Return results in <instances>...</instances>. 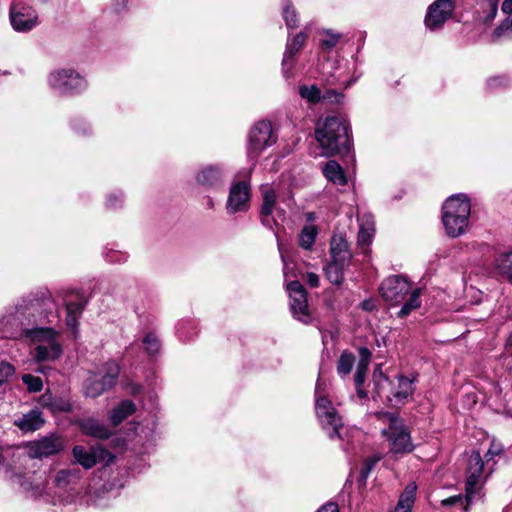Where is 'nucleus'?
Returning a JSON list of instances; mask_svg holds the SVG:
<instances>
[{
    "label": "nucleus",
    "instance_id": "nucleus-1",
    "mask_svg": "<svg viewBox=\"0 0 512 512\" xmlns=\"http://www.w3.org/2000/svg\"><path fill=\"white\" fill-rule=\"evenodd\" d=\"M315 138L325 157H346L354 146L350 123L341 115H328L319 121Z\"/></svg>",
    "mask_w": 512,
    "mask_h": 512
},
{
    "label": "nucleus",
    "instance_id": "nucleus-2",
    "mask_svg": "<svg viewBox=\"0 0 512 512\" xmlns=\"http://www.w3.org/2000/svg\"><path fill=\"white\" fill-rule=\"evenodd\" d=\"M471 204L465 194L450 196L442 205V223L452 238L464 234L468 227Z\"/></svg>",
    "mask_w": 512,
    "mask_h": 512
},
{
    "label": "nucleus",
    "instance_id": "nucleus-3",
    "mask_svg": "<svg viewBox=\"0 0 512 512\" xmlns=\"http://www.w3.org/2000/svg\"><path fill=\"white\" fill-rule=\"evenodd\" d=\"M278 135L274 131L269 120H260L250 129L248 134L247 155L252 160H257L261 153L268 147L274 145Z\"/></svg>",
    "mask_w": 512,
    "mask_h": 512
},
{
    "label": "nucleus",
    "instance_id": "nucleus-4",
    "mask_svg": "<svg viewBox=\"0 0 512 512\" xmlns=\"http://www.w3.org/2000/svg\"><path fill=\"white\" fill-rule=\"evenodd\" d=\"M120 375V366L115 362L104 365V374L98 378L96 374L89 376L84 383V393L87 397L96 398L115 387Z\"/></svg>",
    "mask_w": 512,
    "mask_h": 512
},
{
    "label": "nucleus",
    "instance_id": "nucleus-5",
    "mask_svg": "<svg viewBox=\"0 0 512 512\" xmlns=\"http://www.w3.org/2000/svg\"><path fill=\"white\" fill-rule=\"evenodd\" d=\"M51 87L62 95H77L87 88L86 79L74 69H61L49 76Z\"/></svg>",
    "mask_w": 512,
    "mask_h": 512
},
{
    "label": "nucleus",
    "instance_id": "nucleus-6",
    "mask_svg": "<svg viewBox=\"0 0 512 512\" xmlns=\"http://www.w3.org/2000/svg\"><path fill=\"white\" fill-rule=\"evenodd\" d=\"M286 290L290 297V310L295 319L308 325L312 322L308 305V292L298 280L289 281Z\"/></svg>",
    "mask_w": 512,
    "mask_h": 512
},
{
    "label": "nucleus",
    "instance_id": "nucleus-7",
    "mask_svg": "<svg viewBox=\"0 0 512 512\" xmlns=\"http://www.w3.org/2000/svg\"><path fill=\"white\" fill-rule=\"evenodd\" d=\"M484 463L481 454L473 451L467 460L465 501L466 505H472L481 498V486L479 480L483 472Z\"/></svg>",
    "mask_w": 512,
    "mask_h": 512
},
{
    "label": "nucleus",
    "instance_id": "nucleus-8",
    "mask_svg": "<svg viewBox=\"0 0 512 512\" xmlns=\"http://www.w3.org/2000/svg\"><path fill=\"white\" fill-rule=\"evenodd\" d=\"M456 7L455 0H435L428 8L424 24L430 31L442 29L444 24L453 17Z\"/></svg>",
    "mask_w": 512,
    "mask_h": 512
},
{
    "label": "nucleus",
    "instance_id": "nucleus-9",
    "mask_svg": "<svg viewBox=\"0 0 512 512\" xmlns=\"http://www.w3.org/2000/svg\"><path fill=\"white\" fill-rule=\"evenodd\" d=\"M410 283L401 275H393L382 281L379 286V294L390 305L402 303L411 293Z\"/></svg>",
    "mask_w": 512,
    "mask_h": 512
},
{
    "label": "nucleus",
    "instance_id": "nucleus-10",
    "mask_svg": "<svg viewBox=\"0 0 512 512\" xmlns=\"http://www.w3.org/2000/svg\"><path fill=\"white\" fill-rule=\"evenodd\" d=\"M390 423L387 429L382 430V434L387 438L391 451L394 453L411 452L413 445L410 434L403 425L401 418H389Z\"/></svg>",
    "mask_w": 512,
    "mask_h": 512
},
{
    "label": "nucleus",
    "instance_id": "nucleus-11",
    "mask_svg": "<svg viewBox=\"0 0 512 512\" xmlns=\"http://www.w3.org/2000/svg\"><path fill=\"white\" fill-rule=\"evenodd\" d=\"M28 457L43 459L59 454L65 448L64 439L56 434L42 437L26 444Z\"/></svg>",
    "mask_w": 512,
    "mask_h": 512
},
{
    "label": "nucleus",
    "instance_id": "nucleus-12",
    "mask_svg": "<svg viewBox=\"0 0 512 512\" xmlns=\"http://www.w3.org/2000/svg\"><path fill=\"white\" fill-rule=\"evenodd\" d=\"M123 418H79L78 425L81 431L88 436L107 439L115 428L121 424Z\"/></svg>",
    "mask_w": 512,
    "mask_h": 512
},
{
    "label": "nucleus",
    "instance_id": "nucleus-13",
    "mask_svg": "<svg viewBox=\"0 0 512 512\" xmlns=\"http://www.w3.org/2000/svg\"><path fill=\"white\" fill-rule=\"evenodd\" d=\"M9 14L11 25L18 32L30 31L37 24L38 15L31 6L12 4Z\"/></svg>",
    "mask_w": 512,
    "mask_h": 512
},
{
    "label": "nucleus",
    "instance_id": "nucleus-14",
    "mask_svg": "<svg viewBox=\"0 0 512 512\" xmlns=\"http://www.w3.org/2000/svg\"><path fill=\"white\" fill-rule=\"evenodd\" d=\"M250 198V187L246 182L240 181L233 184L227 200V211L230 214L248 211Z\"/></svg>",
    "mask_w": 512,
    "mask_h": 512
},
{
    "label": "nucleus",
    "instance_id": "nucleus-15",
    "mask_svg": "<svg viewBox=\"0 0 512 512\" xmlns=\"http://www.w3.org/2000/svg\"><path fill=\"white\" fill-rule=\"evenodd\" d=\"M307 39L308 34L301 31L294 35L291 39L289 38L287 40L286 50L282 60V67L285 74L293 69L297 60V55L303 49Z\"/></svg>",
    "mask_w": 512,
    "mask_h": 512
},
{
    "label": "nucleus",
    "instance_id": "nucleus-16",
    "mask_svg": "<svg viewBox=\"0 0 512 512\" xmlns=\"http://www.w3.org/2000/svg\"><path fill=\"white\" fill-rule=\"evenodd\" d=\"M262 205L259 211V219L261 224L274 231L278 227L277 220L273 217V211L276 207L277 196L273 189H266L262 193Z\"/></svg>",
    "mask_w": 512,
    "mask_h": 512
},
{
    "label": "nucleus",
    "instance_id": "nucleus-17",
    "mask_svg": "<svg viewBox=\"0 0 512 512\" xmlns=\"http://www.w3.org/2000/svg\"><path fill=\"white\" fill-rule=\"evenodd\" d=\"M54 307V301L50 292L48 291H39L34 295V298L30 301V307L28 310L34 309L38 312L37 314V322L39 324H44L48 317V314L51 313Z\"/></svg>",
    "mask_w": 512,
    "mask_h": 512
},
{
    "label": "nucleus",
    "instance_id": "nucleus-18",
    "mask_svg": "<svg viewBox=\"0 0 512 512\" xmlns=\"http://www.w3.org/2000/svg\"><path fill=\"white\" fill-rule=\"evenodd\" d=\"M223 171L217 165H208L197 174V182L208 188H217L223 184Z\"/></svg>",
    "mask_w": 512,
    "mask_h": 512
},
{
    "label": "nucleus",
    "instance_id": "nucleus-19",
    "mask_svg": "<svg viewBox=\"0 0 512 512\" xmlns=\"http://www.w3.org/2000/svg\"><path fill=\"white\" fill-rule=\"evenodd\" d=\"M40 404L53 414L60 412L68 413L72 411V404L68 398L53 395L49 391L40 397Z\"/></svg>",
    "mask_w": 512,
    "mask_h": 512
},
{
    "label": "nucleus",
    "instance_id": "nucleus-20",
    "mask_svg": "<svg viewBox=\"0 0 512 512\" xmlns=\"http://www.w3.org/2000/svg\"><path fill=\"white\" fill-rule=\"evenodd\" d=\"M63 353L60 343L52 341L50 343L39 344L34 348V359L36 362L54 361Z\"/></svg>",
    "mask_w": 512,
    "mask_h": 512
},
{
    "label": "nucleus",
    "instance_id": "nucleus-21",
    "mask_svg": "<svg viewBox=\"0 0 512 512\" xmlns=\"http://www.w3.org/2000/svg\"><path fill=\"white\" fill-rule=\"evenodd\" d=\"M322 173L335 185L345 186L348 183L344 169L336 160H328L322 168Z\"/></svg>",
    "mask_w": 512,
    "mask_h": 512
},
{
    "label": "nucleus",
    "instance_id": "nucleus-22",
    "mask_svg": "<svg viewBox=\"0 0 512 512\" xmlns=\"http://www.w3.org/2000/svg\"><path fill=\"white\" fill-rule=\"evenodd\" d=\"M22 336L29 338L33 342H47L56 341V332L50 327H33L25 328L22 330Z\"/></svg>",
    "mask_w": 512,
    "mask_h": 512
},
{
    "label": "nucleus",
    "instance_id": "nucleus-23",
    "mask_svg": "<svg viewBox=\"0 0 512 512\" xmlns=\"http://www.w3.org/2000/svg\"><path fill=\"white\" fill-rule=\"evenodd\" d=\"M87 305V299L79 292L70 291L66 295V312L80 316Z\"/></svg>",
    "mask_w": 512,
    "mask_h": 512
},
{
    "label": "nucleus",
    "instance_id": "nucleus-24",
    "mask_svg": "<svg viewBox=\"0 0 512 512\" xmlns=\"http://www.w3.org/2000/svg\"><path fill=\"white\" fill-rule=\"evenodd\" d=\"M416 490L417 486L415 483L408 484L400 495L394 512H411L412 506L415 502Z\"/></svg>",
    "mask_w": 512,
    "mask_h": 512
},
{
    "label": "nucleus",
    "instance_id": "nucleus-25",
    "mask_svg": "<svg viewBox=\"0 0 512 512\" xmlns=\"http://www.w3.org/2000/svg\"><path fill=\"white\" fill-rule=\"evenodd\" d=\"M495 267L497 272L512 285V250L497 255Z\"/></svg>",
    "mask_w": 512,
    "mask_h": 512
},
{
    "label": "nucleus",
    "instance_id": "nucleus-26",
    "mask_svg": "<svg viewBox=\"0 0 512 512\" xmlns=\"http://www.w3.org/2000/svg\"><path fill=\"white\" fill-rule=\"evenodd\" d=\"M421 288H416L409 293L408 299L403 303L401 309L397 312L396 316L404 319L411 314L412 311L421 307Z\"/></svg>",
    "mask_w": 512,
    "mask_h": 512
},
{
    "label": "nucleus",
    "instance_id": "nucleus-27",
    "mask_svg": "<svg viewBox=\"0 0 512 512\" xmlns=\"http://www.w3.org/2000/svg\"><path fill=\"white\" fill-rule=\"evenodd\" d=\"M72 454L75 461L85 469H90L96 464L94 447L87 450L81 445H76L73 447Z\"/></svg>",
    "mask_w": 512,
    "mask_h": 512
},
{
    "label": "nucleus",
    "instance_id": "nucleus-28",
    "mask_svg": "<svg viewBox=\"0 0 512 512\" xmlns=\"http://www.w3.org/2000/svg\"><path fill=\"white\" fill-rule=\"evenodd\" d=\"M355 360H356L355 355L352 352H350L349 350L342 351L339 359L337 360V365H336L337 374L341 378L348 376L352 372V369L355 364Z\"/></svg>",
    "mask_w": 512,
    "mask_h": 512
},
{
    "label": "nucleus",
    "instance_id": "nucleus-29",
    "mask_svg": "<svg viewBox=\"0 0 512 512\" xmlns=\"http://www.w3.org/2000/svg\"><path fill=\"white\" fill-rule=\"evenodd\" d=\"M321 425L329 438L344 437L342 418H322Z\"/></svg>",
    "mask_w": 512,
    "mask_h": 512
},
{
    "label": "nucleus",
    "instance_id": "nucleus-30",
    "mask_svg": "<svg viewBox=\"0 0 512 512\" xmlns=\"http://www.w3.org/2000/svg\"><path fill=\"white\" fill-rule=\"evenodd\" d=\"M397 379L398 387L396 391L393 392V397L397 402H403L413 394V380L404 375H399Z\"/></svg>",
    "mask_w": 512,
    "mask_h": 512
},
{
    "label": "nucleus",
    "instance_id": "nucleus-31",
    "mask_svg": "<svg viewBox=\"0 0 512 512\" xmlns=\"http://www.w3.org/2000/svg\"><path fill=\"white\" fill-rule=\"evenodd\" d=\"M282 17L288 29H295L299 26V13L292 0H283Z\"/></svg>",
    "mask_w": 512,
    "mask_h": 512
},
{
    "label": "nucleus",
    "instance_id": "nucleus-32",
    "mask_svg": "<svg viewBox=\"0 0 512 512\" xmlns=\"http://www.w3.org/2000/svg\"><path fill=\"white\" fill-rule=\"evenodd\" d=\"M315 411L316 416H338V411L333 406L332 401L324 395L316 397Z\"/></svg>",
    "mask_w": 512,
    "mask_h": 512
},
{
    "label": "nucleus",
    "instance_id": "nucleus-33",
    "mask_svg": "<svg viewBox=\"0 0 512 512\" xmlns=\"http://www.w3.org/2000/svg\"><path fill=\"white\" fill-rule=\"evenodd\" d=\"M318 229L314 225H305L299 234V246L305 250H310L315 242Z\"/></svg>",
    "mask_w": 512,
    "mask_h": 512
},
{
    "label": "nucleus",
    "instance_id": "nucleus-34",
    "mask_svg": "<svg viewBox=\"0 0 512 512\" xmlns=\"http://www.w3.org/2000/svg\"><path fill=\"white\" fill-rule=\"evenodd\" d=\"M44 422L43 418H19L15 420L14 425L22 432L30 433L40 429Z\"/></svg>",
    "mask_w": 512,
    "mask_h": 512
},
{
    "label": "nucleus",
    "instance_id": "nucleus-35",
    "mask_svg": "<svg viewBox=\"0 0 512 512\" xmlns=\"http://www.w3.org/2000/svg\"><path fill=\"white\" fill-rule=\"evenodd\" d=\"M18 450L14 446H0V465L11 468L13 464H16L19 458Z\"/></svg>",
    "mask_w": 512,
    "mask_h": 512
},
{
    "label": "nucleus",
    "instance_id": "nucleus-36",
    "mask_svg": "<svg viewBox=\"0 0 512 512\" xmlns=\"http://www.w3.org/2000/svg\"><path fill=\"white\" fill-rule=\"evenodd\" d=\"M325 276L334 285L340 286L344 281V268L328 263L324 268Z\"/></svg>",
    "mask_w": 512,
    "mask_h": 512
},
{
    "label": "nucleus",
    "instance_id": "nucleus-37",
    "mask_svg": "<svg viewBox=\"0 0 512 512\" xmlns=\"http://www.w3.org/2000/svg\"><path fill=\"white\" fill-rule=\"evenodd\" d=\"M79 470L77 469H64L57 472L55 476V483L58 487L64 488L69 483L79 479Z\"/></svg>",
    "mask_w": 512,
    "mask_h": 512
},
{
    "label": "nucleus",
    "instance_id": "nucleus-38",
    "mask_svg": "<svg viewBox=\"0 0 512 512\" xmlns=\"http://www.w3.org/2000/svg\"><path fill=\"white\" fill-rule=\"evenodd\" d=\"M299 94L311 104H317L322 98L321 90L316 86L302 85L299 87Z\"/></svg>",
    "mask_w": 512,
    "mask_h": 512
},
{
    "label": "nucleus",
    "instance_id": "nucleus-39",
    "mask_svg": "<svg viewBox=\"0 0 512 512\" xmlns=\"http://www.w3.org/2000/svg\"><path fill=\"white\" fill-rule=\"evenodd\" d=\"M136 412V404L132 400L120 401L111 411L109 416H131Z\"/></svg>",
    "mask_w": 512,
    "mask_h": 512
},
{
    "label": "nucleus",
    "instance_id": "nucleus-40",
    "mask_svg": "<svg viewBox=\"0 0 512 512\" xmlns=\"http://www.w3.org/2000/svg\"><path fill=\"white\" fill-rule=\"evenodd\" d=\"M143 344L149 356L157 355L161 348L160 340L152 332H149L145 335V337L143 338Z\"/></svg>",
    "mask_w": 512,
    "mask_h": 512
},
{
    "label": "nucleus",
    "instance_id": "nucleus-41",
    "mask_svg": "<svg viewBox=\"0 0 512 512\" xmlns=\"http://www.w3.org/2000/svg\"><path fill=\"white\" fill-rule=\"evenodd\" d=\"M22 381L30 393L40 392L43 389V381L39 376L23 374Z\"/></svg>",
    "mask_w": 512,
    "mask_h": 512
},
{
    "label": "nucleus",
    "instance_id": "nucleus-42",
    "mask_svg": "<svg viewBox=\"0 0 512 512\" xmlns=\"http://www.w3.org/2000/svg\"><path fill=\"white\" fill-rule=\"evenodd\" d=\"M17 482L23 488V490L29 493L32 497H37L42 495L45 488L40 484H33L30 480H22L21 477H17Z\"/></svg>",
    "mask_w": 512,
    "mask_h": 512
},
{
    "label": "nucleus",
    "instance_id": "nucleus-43",
    "mask_svg": "<svg viewBox=\"0 0 512 512\" xmlns=\"http://www.w3.org/2000/svg\"><path fill=\"white\" fill-rule=\"evenodd\" d=\"M15 374V367L7 362H0V388L7 384L9 379Z\"/></svg>",
    "mask_w": 512,
    "mask_h": 512
},
{
    "label": "nucleus",
    "instance_id": "nucleus-44",
    "mask_svg": "<svg viewBox=\"0 0 512 512\" xmlns=\"http://www.w3.org/2000/svg\"><path fill=\"white\" fill-rule=\"evenodd\" d=\"M346 252H350L347 240L344 237H332L330 242V254Z\"/></svg>",
    "mask_w": 512,
    "mask_h": 512
},
{
    "label": "nucleus",
    "instance_id": "nucleus-45",
    "mask_svg": "<svg viewBox=\"0 0 512 512\" xmlns=\"http://www.w3.org/2000/svg\"><path fill=\"white\" fill-rule=\"evenodd\" d=\"M330 256H331V261L329 263L339 266V267H342L344 269L346 267H348L352 261L351 252L334 253V254H330Z\"/></svg>",
    "mask_w": 512,
    "mask_h": 512
},
{
    "label": "nucleus",
    "instance_id": "nucleus-46",
    "mask_svg": "<svg viewBox=\"0 0 512 512\" xmlns=\"http://www.w3.org/2000/svg\"><path fill=\"white\" fill-rule=\"evenodd\" d=\"M94 455L96 458V463L104 462L105 464H110L115 459V456L110 451L103 448L102 446L94 447Z\"/></svg>",
    "mask_w": 512,
    "mask_h": 512
},
{
    "label": "nucleus",
    "instance_id": "nucleus-47",
    "mask_svg": "<svg viewBox=\"0 0 512 512\" xmlns=\"http://www.w3.org/2000/svg\"><path fill=\"white\" fill-rule=\"evenodd\" d=\"M441 505L444 507L460 505L464 511H468L470 507V505H466L465 496H462L460 494L443 499L441 501Z\"/></svg>",
    "mask_w": 512,
    "mask_h": 512
},
{
    "label": "nucleus",
    "instance_id": "nucleus-48",
    "mask_svg": "<svg viewBox=\"0 0 512 512\" xmlns=\"http://www.w3.org/2000/svg\"><path fill=\"white\" fill-rule=\"evenodd\" d=\"M71 127L79 136H88L91 133L90 126L81 119H74L71 122Z\"/></svg>",
    "mask_w": 512,
    "mask_h": 512
},
{
    "label": "nucleus",
    "instance_id": "nucleus-49",
    "mask_svg": "<svg viewBox=\"0 0 512 512\" xmlns=\"http://www.w3.org/2000/svg\"><path fill=\"white\" fill-rule=\"evenodd\" d=\"M124 389L126 390V392L129 395H131L134 398H138V397L142 396L143 391H144V387L141 384L136 383L131 380H129L125 383Z\"/></svg>",
    "mask_w": 512,
    "mask_h": 512
},
{
    "label": "nucleus",
    "instance_id": "nucleus-50",
    "mask_svg": "<svg viewBox=\"0 0 512 512\" xmlns=\"http://www.w3.org/2000/svg\"><path fill=\"white\" fill-rule=\"evenodd\" d=\"M358 354H359V362H358L357 366L369 367V364L372 359L371 350L366 346H361L358 348Z\"/></svg>",
    "mask_w": 512,
    "mask_h": 512
},
{
    "label": "nucleus",
    "instance_id": "nucleus-51",
    "mask_svg": "<svg viewBox=\"0 0 512 512\" xmlns=\"http://www.w3.org/2000/svg\"><path fill=\"white\" fill-rule=\"evenodd\" d=\"M508 84H509V79L505 75L490 77L487 80V85L490 89H495L498 87H506V86H508Z\"/></svg>",
    "mask_w": 512,
    "mask_h": 512
},
{
    "label": "nucleus",
    "instance_id": "nucleus-52",
    "mask_svg": "<svg viewBox=\"0 0 512 512\" xmlns=\"http://www.w3.org/2000/svg\"><path fill=\"white\" fill-rule=\"evenodd\" d=\"M381 459V456L380 455H376V456H373V457H370L368 458L365 463H364V466L363 468L361 469V478L363 480H365L369 473L371 472V470L373 469V467L376 465V463Z\"/></svg>",
    "mask_w": 512,
    "mask_h": 512
},
{
    "label": "nucleus",
    "instance_id": "nucleus-53",
    "mask_svg": "<svg viewBox=\"0 0 512 512\" xmlns=\"http://www.w3.org/2000/svg\"><path fill=\"white\" fill-rule=\"evenodd\" d=\"M512 29V17L508 16L506 17L500 25H498L493 32L494 37H501L506 31H509Z\"/></svg>",
    "mask_w": 512,
    "mask_h": 512
},
{
    "label": "nucleus",
    "instance_id": "nucleus-54",
    "mask_svg": "<svg viewBox=\"0 0 512 512\" xmlns=\"http://www.w3.org/2000/svg\"><path fill=\"white\" fill-rule=\"evenodd\" d=\"M339 39V35L331 34L328 38L322 39L320 41V48L324 51H331L337 45Z\"/></svg>",
    "mask_w": 512,
    "mask_h": 512
},
{
    "label": "nucleus",
    "instance_id": "nucleus-55",
    "mask_svg": "<svg viewBox=\"0 0 512 512\" xmlns=\"http://www.w3.org/2000/svg\"><path fill=\"white\" fill-rule=\"evenodd\" d=\"M367 371L368 367L357 366L356 373L354 375L355 387H363L366 380Z\"/></svg>",
    "mask_w": 512,
    "mask_h": 512
},
{
    "label": "nucleus",
    "instance_id": "nucleus-56",
    "mask_svg": "<svg viewBox=\"0 0 512 512\" xmlns=\"http://www.w3.org/2000/svg\"><path fill=\"white\" fill-rule=\"evenodd\" d=\"M502 451H503L502 444L493 440L490 444V447H489L485 457L487 458V461H489L493 457L500 455L502 453Z\"/></svg>",
    "mask_w": 512,
    "mask_h": 512
},
{
    "label": "nucleus",
    "instance_id": "nucleus-57",
    "mask_svg": "<svg viewBox=\"0 0 512 512\" xmlns=\"http://www.w3.org/2000/svg\"><path fill=\"white\" fill-rule=\"evenodd\" d=\"M371 238L372 236L367 230L360 229L357 238L358 245L361 246L362 248L369 246L371 243Z\"/></svg>",
    "mask_w": 512,
    "mask_h": 512
},
{
    "label": "nucleus",
    "instance_id": "nucleus-58",
    "mask_svg": "<svg viewBox=\"0 0 512 512\" xmlns=\"http://www.w3.org/2000/svg\"><path fill=\"white\" fill-rule=\"evenodd\" d=\"M362 310L366 312H373L378 310L377 300L374 298H368L360 303Z\"/></svg>",
    "mask_w": 512,
    "mask_h": 512
},
{
    "label": "nucleus",
    "instance_id": "nucleus-59",
    "mask_svg": "<svg viewBox=\"0 0 512 512\" xmlns=\"http://www.w3.org/2000/svg\"><path fill=\"white\" fill-rule=\"evenodd\" d=\"M497 12H498V4H497V1H491L490 2V11L489 13L485 16V19H484V22L485 24H488L490 22H492L494 20V18L496 17L497 15Z\"/></svg>",
    "mask_w": 512,
    "mask_h": 512
},
{
    "label": "nucleus",
    "instance_id": "nucleus-60",
    "mask_svg": "<svg viewBox=\"0 0 512 512\" xmlns=\"http://www.w3.org/2000/svg\"><path fill=\"white\" fill-rule=\"evenodd\" d=\"M306 282L311 288H317L320 285L319 275L314 272H308L306 275Z\"/></svg>",
    "mask_w": 512,
    "mask_h": 512
},
{
    "label": "nucleus",
    "instance_id": "nucleus-61",
    "mask_svg": "<svg viewBox=\"0 0 512 512\" xmlns=\"http://www.w3.org/2000/svg\"><path fill=\"white\" fill-rule=\"evenodd\" d=\"M344 97L343 93L337 92L336 90L329 89L326 91V93L322 96L323 99H332L334 98V101L337 103L340 102V99Z\"/></svg>",
    "mask_w": 512,
    "mask_h": 512
},
{
    "label": "nucleus",
    "instance_id": "nucleus-62",
    "mask_svg": "<svg viewBox=\"0 0 512 512\" xmlns=\"http://www.w3.org/2000/svg\"><path fill=\"white\" fill-rule=\"evenodd\" d=\"M78 315L70 314L66 312V325L69 328H76L78 325Z\"/></svg>",
    "mask_w": 512,
    "mask_h": 512
},
{
    "label": "nucleus",
    "instance_id": "nucleus-63",
    "mask_svg": "<svg viewBox=\"0 0 512 512\" xmlns=\"http://www.w3.org/2000/svg\"><path fill=\"white\" fill-rule=\"evenodd\" d=\"M317 512H339V510L335 503H329L322 506Z\"/></svg>",
    "mask_w": 512,
    "mask_h": 512
},
{
    "label": "nucleus",
    "instance_id": "nucleus-64",
    "mask_svg": "<svg viewBox=\"0 0 512 512\" xmlns=\"http://www.w3.org/2000/svg\"><path fill=\"white\" fill-rule=\"evenodd\" d=\"M503 13L510 16L512 14V0H504L501 6Z\"/></svg>",
    "mask_w": 512,
    "mask_h": 512
}]
</instances>
